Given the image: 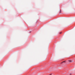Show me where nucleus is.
Here are the masks:
<instances>
[{"label": "nucleus", "mask_w": 75, "mask_h": 75, "mask_svg": "<svg viewBox=\"0 0 75 75\" xmlns=\"http://www.w3.org/2000/svg\"><path fill=\"white\" fill-rule=\"evenodd\" d=\"M64 62H65V61H64L63 62H62L61 63V64H63V63H64Z\"/></svg>", "instance_id": "nucleus-1"}, {"label": "nucleus", "mask_w": 75, "mask_h": 75, "mask_svg": "<svg viewBox=\"0 0 75 75\" xmlns=\"http://www.w3.org/2000/svg\"><path fill=\"white\" fill-rule=\"evenodd\" d=\"M69 62H72V61H71V60H69Z\"/></svg>", "instance_id": "nucleus-2"}, {"label": "nucleus", "mask_w": 75, "mask_h": 75, "mask_svg": "<svg viewBox=\"0 0 75 75\" xmlns=\"http://www.w3.org/2000/svg\"><path fill=\"white\" fill-rule=\"evenodd\" d=\"M60 34H61V33H60Z\"/></svg>", "instance_id": "nucleus-3"}]
</instances>
